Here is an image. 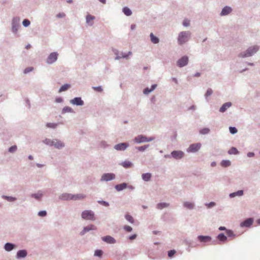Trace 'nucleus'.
Instances as JSON below:
<instances>
[{
    "instance_id": "nucleus-1",
    "label": "nucleus",
    "mask_w": 260,
    "mask_h": 260,
    "mask_svg": "<svg viewBox=\"0 0 260 260\" xmlns=\"http://www.w3.org/2000/svg\"><path fill=\"white\" fill-rule=\"evenodd\" d=\"M190 33L188 31H183L181 32L178 37V43L181 45L185 42H186L190 36Z\"/></svg>"
},
{
    "instance_id": "nucleus-2",
    "label": "nucleus",
    "mask_w": 260,
    "mask_h": 260,
    "mask_svg": "<svg viewBox=\"0 0 260 260\" xmlns=\"http://www.w3.org/2000/svg\"><path fill=\"white\" fill-rule=\"evenodd\" d=\"M81 216L85 220H94L95 219L94 213L91 210L84 211Z\"/></svg>"
},
{
    "instance_id": "nucleus-3",
    "label": "nucleus",
    "mask_w": 260,
    "mask_h": 260,
    "mask_svg": "<svg viewBox=\"0 0 260 260\" xmlns=\"http://www.w3.org/2000/svg\"><path fill=\"white\" fill-rule=\"evenodd\" d=\"M153 140H154V138H153V137L148 138L146 137L145 136H144L142 135H139L135 138L134 141L135 142H136L137 143H143V142H149V141H152Z\"/></svg>"
},
{
    "instance_id": "nucleus-4",
    "label": "nucleus",
    "mask_w": 260,
    "mask_h": 260,
    "mask_svg": "<svg viewBox=\"0 0 260 260\" xmlns=\"http://www.w3.org/2000/svg\"><path fill=\"white\" fill-rule=\"evenodd\" d=\"M258 50V47L257 46L249 47L247 50L246 53L244 55H241V56L243 57L251 56L254 53H255Z\"/></svg>"
},
{
    "instance_id": "nucleus-5",
    "label": "nucleus",
    "mask_w": 260,
    "mask_h": 260,
    "mask_svg": "<svg viewBox=\"0 0 260 260\" xmlns=\"http://www.w3.org/2000/svg\"><path fill=\"white\" fill-rule=\"evenodd\" d=\"M188 61V57L186 56H184L178 60L177 64L179 67H183L187 64Z\"/></svg>"
},
{
    "instance_id": "nucleus-6",
    "label": "nucleus",
    "mask_w": 260,
    "mask_h": 260,
    "mask_svg": "<svg viewBox=\"0 0 260 260\" xmlns=\"http://www.w3.org/2000/svg\"><path fill=\"white\" fill-rule=\"evenodd\" d=\"M200 143L193 144L190 145L187 149V151L189 152H195L199 150L201 147Z\"/></svg>"
},
{
    "instance_id": "nucleus-7",
    "label": "nucleus",
    "mask_w": 260,
    "mask_h": 260,
    "mask_svg": "<svg viewBox=\"0 0 260 260\" xmlns=\"http://www.w3.org/2000/svg\"><path fill=\"white\" fill-rule=\"evenodd\" d=\"M58 54L55 52L51 53L48 56L47 62L49 63H52L54 62L57 59Z\"/></svg>"
},
{
    "instance_id": "nucleus-8",
    "label": "nucleus",
    "mask_w": 260,
    "mask_h": 260,
    "mask_svg": "<svg viewBox=\"0 0 260 260\" xmlns=\"http://www.w3.org/2000/svg\"><path fill=\"white\" fill-rule=\"evenodd\" d=\"M115 178V175L112 173L104 174L101 178L102 181H110Z\"/></svg>"
},
{
    "instance_id": "nucleus-9",
    "label": "nucleus",
    "mask_w": 260,
    "mask_h": 260,
    "mask_svg": "<svg viewBox=\"0 0 260 260\" xmlns=\"http://www.w3.org/2000/svg\"><path fill=\"white\" fill-rule=\"evenodd\" d=\"M71 103L73 105L77 106H82L84 104L83 101L81 100V98H75L71 101Z\"/></svg>"
},
{
    "instance_id": "nucleus-10",
    "label": "nucleus",
    "mask_w": 260,
    "mask_h": 260,
    "mask_svg": "<svg viewBox=\"0 0 260 260\" xmlns=\"http://www.w3.org/2000/svg\"><path fill=\"white\" fill-rule=\"evenodd\" d=\"M171 154L176 159H180L184 155L183 152L181 151H174L171 153Z\"/></svg>"
},
{
    "instance_id": "nucleus-11",
    "label": "nucleus",
    "mask_w": 260,
    "mask_h": 260,
    "mask_svg": "<svg viewBox=\"0 0 260 260\" xmlns=\"http://www.w3.org/2000/svg\"><path fill=\"white\" fill-rule=\"evenodd\" d=\"M128 147V144L126 143H119L114 146V148L117 150H124Z\"/></svg>"
},
{
    "instance_id": "nucleus-12",
    "label": "nucleus",
    "mask_w": 260,
    "mask_h": 260,
    "mask_svg": "<svg viewBox=\"0 0 260 260\" xmlns=\"http://www.w3.org/2000/svg\"><path fill=\"white\" fill-rule=\"evenodd\" d=\"M102 240L108 243L113 244L116 242V240L110 236H106L102 237Z\"/></svg>"
},
{
    "instance_id": "nucleus-13",
    "label": "nucleus",
    "mask_w": 260,
    "mask_h": 260,
    "mask_svg": "<svg viewBox=\"0 0 260 260\" xmlns=\"http://www.w3.org/2000/svg\"><path fill=\"white\" fill-rule=\"evenodd\" d=\"M17 21H18V19L16 18H14L13 19L12 30L15 33H16L18 29V25L17 24Z\"/></svg>"
},
{
    "instance_id": "nucleus-14",
    "label": "nucleus",
    "mask_w": 260,
    "mask_h": 260,
    "mask_svg": "<svg viewBox=\"0 0 260 260\" xmlns=\"http://www.w3.org/2000/svg\"><path fill=\"white\" fill-rule=\"evenodd\" d=\"M253 223V220L252 218H248L245 220L244 222L241 223V226L249 227Z\"/></svg>"
},
{
    "instance_id": "nucleus-15",
    "label": "nucleus",
    "mask_w": 260,
    "mask_h": 260,
    "mask_svg": "<svg viewBox=\"0 0 260 260\" xmlns=\"http://www.w3.org/2000/svg\"><path fill=\"white\" fill-rule=\"evenodd\" d=\"M232 11V9L231 7L226 6L223 8L222 11L221 12V15H226L230 14Z\"/></svg>"
},
{
    "instance_id": "nucleus-16",
    "label": "nucleus",
    "mask_w": 260,
    "mask_h": 260,
    "mask_svg": "<svg viewBox=\"0 0 260 260\" xmlns=\"http://www.w3.org/2000/svg\"><path fill=\"white\" fill-rule=\"evenodd\" d=\"M198 239L201 242H208L211 241V238L207 236H199Z\"/></svg>"
},
{
    "instance_id": "nucleus-17",
    "label": "nucleus",
    "mask_w": 260,
    "mask_h": 260,
    "mask_svg": "<svg viewBox=\"0 0 260 260\" xmlns=\"http://www.w3.org/2000/svg\"><path fill=\"white\" fill-rule=\"evenodd\" d=\"M51 145L54 146L57 148H60L64 147V144L63 143H62L60 141H57V140L54 141H51Z\"/></svg>"
},
{
    "instance_id": "nucleus-18",
    "label": "nucleus",
    "mask_w": 260,
    "mask_h": 260,
    "mask_svg": "<svg viewBox=\"0 0 260 260\" xmlns=\"http://www.w3.org/2000/svg\"><path fill=\"white\" fill-rule=\"evenodd\" d=\"M73 195L70 193H65L61 194L60 199L63 200H73Z\"/></svg>"
},
{
    "instance_id": "nucleus-19",
    "label": "nucleus",
    "mask_w": 260,
    "mask_h": 260,
    "mask_svg": "<svg viewBox=\"0 0 260 260\" xmlns=\"http://www.w3.org/2000/svg\"><path fill=\"white\" fill-rule=\"evenodd\" d=\"M232 106V103L230 102H227L224 104L219 109V111L220 112H225L226 109L229 108H230Z\"/></svg>"
},
{
    "instance_id": "nucleus-20",
    "label": "nucleus",
    "mask_w": 260,
    "mask_h": 260,
    "mask_svg": "<svg viewBox=\"0 0 260 260\" xmlns=\"http://www.w3.org/2000/svg\"><path fill=\"white\" fill-rule=\"evenodd\" d=\"M94 19V16L91 15L90 14H88L86 17V21L88 24H89L90 25H92L93 23V21Z\"/></svg>"
},
{
    "instance_id": "nucleus-21",
    "label": "nucleus",
    "mask_w": 260,
    "mask_h": 260,
    "mask_svg": "<svg viewBox=\"0 0 260 260\" xmlns=\"http://www.w3.org/2000/svg\"><path fill=\"white\" fill-rule=\"evenodd\" d=\"M96 227L93 225H90L87 227H85L84 228V230H83L82 232H81V235H83L86 232H88L90 230H96Z\"/></svg>"
},
{
    "instance_id": "nucleus-22",
    "label": "nucleus",
    "mask_w": 260,
    "mask_h": 260,
    "mask_svg": "<svg viewBox=\"0 0 260 260\" xmlns=\"http://www.w3.org/2000/svg\"><path fill=\"white\" fill-rule=\"evenodd\" d=\"M27 255V252L25 250H19L17 253V257L18 258L24 257Z\"/></svg>"
},
{
    "instance_id": "nucleus-23",
    "label": "nucleus",
    "mask_w": 260,
    "mask_h": 260,
    "mask_svg": "<svg viewBox=\"0 0 260 260\" xmlns=\"http://www.w3.org/2000/svg\"><path fill=\"white\" fill-rule=\"evenodd\" d=\"M127 184L125 183H123L120 184L116 185L115 188L117 191H121L126 187Z\"/></svg>"
},
{
    "instance_id": "nucleus-24",
    "label": "nucleus",
    "mask_w": 260,
    "mask_h": 260,
    "mask_svg": "<svg viewBox=\"0 0 260 260\" xmlns=\"http://www.w3.org/2000/svg\"><path fill=\"white\" fill-rule=\"evenodd\" d=\"M85 195L83 194H77L73 195V200H81L85 198Z\"/></svg>"
},
{
    "instance_id": "nucleus-25",
    "label": "nucleus",
    "mask_w": 260,
    "mask_h": 260,
    "mask_svg": "<svg viewBox=\"0 0 260 260\" xmlns=\"http://www.w3.org/2000/svg\"><path fill=\"white\" fill-rule=\"evenodd\" d=\"M14 245L10 243H7L5 245V249L7 251H10L12 250L14 248Z\"/></svg>"
},
{
    "instance_id": "nucleus-26",
    "label": "nucleus",
    "mask_w": 260,
    "mask_h": 260,
    "mask_svg": "<svg viewBox=\"0 0 260 260\" xmlns=\"http://www.w3.org/2000/svg\"><path fill=\"white\" fill-rule=\"evenodd\" d=\"M151 41L154 44H157L159 42V39L157 37L154 36L153 33H151L150 35Z\"/></svg>"
},
{
    "instance_id": "nucleus-27",
    "label": "nucleus",
    "mask_w": 260,
    "mask_h": 260,
    "mask_svg": "<svg viewBox=\"0 0 260 260\" xmlns=\"http://www.w3.org/2000/svg\"><path fill=\"white\" fill-rule=\"evenodd\" d=\"M142 177L144 181H148L150 180L151 177V174L150 173L143 174L142 175Z\"/></svg>"
},
{
    "instance_id": "nucleus-28",
    "label": "nucleus",
    "mask_w": 260,
    "mask_h": 260,
    "mask_svg": "<svg viewBox=\"0 0 260 260\" xmlns=\"http://www.w3.org/2000/svg\"><path fill=\"white\" fill-rule=\"evenodd\" d=\"M156 85L154 84L151 86V87L150 89H149V88H145L144 90V93L145 94H147L149 93L151 91H153L156 88Z\"/></svg>"
},
{
    "instance_id": "nucleus-29",
    "label": "nucleus",
    "mask_w": 260,
    "mask_h": 260,
    "mask_svg": "<svg viewBox=\"0 0 260 260\" xmlns=\"http://www.w3.org/2000/svg\"><path fill=\"white\" fill-rule=\"evenodd\" d=\"M70 87V84H64L59 89V92L64 91L68 90Z\"/></svg>"
},
{
    "instance_id": "nucleus-30",
    "label": "nucleus",
    "mask_w": 260,
    "mask_h": 260,
    "mask_svg": "<svg viewBox=\"0 0 260 260\" xmlns=\"http://www.w3.org/2000/svg\"><path fill=\"white\" fill-rule=\"evenodd\" d=\"M123 12L126 16H130L132 14L131 10L128 7H124L123 9Z\"/></svg>"
},
{
    "instance_id": "nucleus-31",
    "label": "nucleus",
    "mask_w": 260,
    "mask_h": 260,
    "mask_svg": "<svg viewBox=\"0 0 260 260\" xmlns=\"http://www.w3.org/2000/svg\"><path fill=\"white\" fill-rule=\"evenodd\" d=\"M221 165L223 167H227L231 165V162L229 160H224L221 161Z\"/></svg>"
},
{
    "instance_id": "nucleus-32",
    "label": "nucleus",
    "mask_w": 260,
    "mask_h": 260,
    "mask_svg": "<svg viewBox=\"0 0 260 260\" xmlns=\"http://www.w3.org/2000/svg\"><path fill=\"white\" fill-rule=\"evenodd\" d=\"M243 194V190H239L237 192L231 193L230 196L231 197H234L236 196H242Z\"/></svg>"
},
{
    "instance_id": "nucleus-33",
    "label": "nucleus",
    "mask_w": 260,
    "mask_h": 260,
    "mask_svg": "<svg viewBox=\"0 0 260 260\" xmlns=\"http://www.w3.org/2000/svg\"><path fill=\"white\" fill-rule=\"evenodd\" d=\"M228 153L230 154H236L238 153V151L235 147H232L229 150Z\"/></svg>"
},
{
    "instance_id": "nucleus-34",
    "label": "nucleus",
    "mask_w": 260,
    "mask_h": 260,
    "mask_svg": "<svg viewBox=\"0 0 260 260\" xmlns=\"http://www.w3.org/2000/svg\"><path fill=\"white\" fill-rule=\"evenodd\" d=\"M184 207H185L186 208L189 209H191L193 208V204L192 203H190V202H185L184 203Z\"/></svg>"
},
{
    "instance_id": "nucleus-35",
    "label": "nucleus",
    "mask_w": 260,
    "mask_h": 260,
    "mask_svg": "<svg viewBox=\"0 0 260 260\" xmlns=\"http://www.w3.org/2000/svg\"><path fill=\"white\" fill-rule=\"evenodd\" d=\"M122 166L125 168H127L131 167L132 164L129 161H125L122 163Z\"/></svg>"
},
{
    "instance_id": "nucleus-36",
    "label": "nucleus",
    "mask_w": 260,
    "mask_h": 260,
    "mask_svg": "<svg viewBox=\"0 0 260 260\" xmlns=\"http://www.w3.org/2000/svg\"><path fill=\"white\" fill-rule=\"evenodd\" d=\"M169 206V204L167 203H159L157 204V207L159 209H162L164 208L167 207Z\"/></svg>"
},
{
    "instance_id": "nucleus-37",
    "label": "nucleus",
    "mask_w": 260,
    "mask_h": 260,
    "mask_svg": "<svg viewBox=\"0 0 260 260\" xmlns=\"http://www.w3.org/2000/svg\"><path fill=\"white\" fill-rule=\"evenodd\" d=\"M218 239L220 241H224L226 240V237L223 234H220L218 236Z\"/></svg>"
},
{
    "instance_id": "nucleus-38",
    "label": "nucleus",
    "mask_w": 260,
    "mask_h": 260,
    "mask_svg": "<svg viewBox=\"0 0 260 260\" xmlns=\"http://www.w3.org/2000/svg\"><path fill=\"white\" fill-rule=\"evenodd\" d=\"M43 196V194L42 193H41L40 192H38L37 193H36V194H33L31 195V196L32 197H34L35 198H36V199H40Z\"/></svg>"
},
{
    "instance_id": "nucleus-39",
    "label": "nucleus",
    "mask_w": 260,
    "mask_h": 260,
    "mask_svg": "<svg viewBox=\"0 0 260 260\" xmlns=\"http://www.w3.org/2000/svg\"><path fill=\"white\" fill-rule=\"evenodd\" d=\"M125 217L126 218V219L129 222H130L131 223H133L134 222V220L133 218V217L130 215H126L125 216Z\"/></svg>"
},
{
    "instance_id": "nucleus-40",
    "label": "nucleus",
    "mask_w": 260,
    "mask_h": 260,
    "mask_svg": "<svg viewBox=\"0 0 260 260\" xmlns=\"http://www.w3.org/2000/svg\"><path fill=\"white\" fill-rule=\"evenodd\" d=\"M226 235L229 237H233V238H234L235 237V234H234V233L233 232V231H232L231 230H227L226 231Z\"/></svg>"
},
{
    "instance_id": "nucleus-41",
    "label": "nucleus",
    "mask_w": 260,
    "mask_h": 260,
    "mask_svg": "<svg viewBox=\"0 0 260 260\" xmlns=\"http://www.w3.org/2000/svg\"><path fill=\"white\" fill-rule=\"evenodd\" d=\"M230 132L232 134H235L237 132V129L235 127H230Z\"/></svg>"
},
{
    "instance_id": "nucleus-42",
    "label": "nucleus",
    "mask_w": 260,
    "mask_h": 260,
    "mask_svg": "<svg viewBox=\"0 0 260 260\" xmlns=\"http://www.w3.org/2000/svg\"><path fill=\"white\" fill-rule=\"evenodd\" d=\"M210 130L208 128H204L200 131V133L202 134H206L209 132Z\"/></svg>"
},
{
    "instance_id": "nucleus-43",
    "label": "nucleus",
    "mask_w": 260,
    "mask_h": 260,
    "mask_svg": "<svg viewBox=\"0 0 260 260\" xmlns=\"http://www.w3.org/2000/svg\"><path fill=\"white\" fill-rule=\"evenodd\" d=\"M103 254V251L101 250H96L94 252V255L97 256H101Z\"/></svg>"
},
{
    "instance_id": "nucleus-44",
    "label": "nucleus",
    "mask_w": 260,
    "mask_h": 260,
    "mask_svg": "<svg viewBox=\"0 0 260 260\" xmlns=\"http://www.w3.org/2000/svg\"><path fill=\"white\" fill-rule=\"evenodd\" d=\"M23 25L25 27H27L30 24V21L28 19H24L22 22Z\"/></svg>"
},
{
    "instance_id": "nucleus-45",
    "label": "nucleus",
    "mask_w": 260,
    "mask_h": 260,
    "mask_svg": "<svg viewBox=\"0 0 260 260\" xmlns=\"http://www.w3.org/2000/svg\"><path fill=\"white\" fill-rule=\"evenodd\" d=\"M124 230L126 231L127 232H131L132 231V228L128 225H125L123 227Z\"/></svg>"
},
{
    "instance_id": "nucleus-46",
    "label": "nucleus",
    "mask_w": 260,
    "mask_h": 260,
    "mask_svg": "<svg viewBox=\"0 0 260 260\" xmlns=\"http://www.w3.org/2000/svg\"><path fill=\"white\" fill-rule=\"evenodd\" d=\"M16 149H17V146L16 145H14L9 148V151L10 152L13 153V152H15L16 150Z\"/></svg>"
},
{
    "instance_id": "nucleus-47",
    "label": "nucleus",
    "mask_w": 260,
    "mask_h": 260,
    "mask_svg": "<svg viewBox=\"0 0 260 260\" xmlns=\"http://www.w3.org/2000/svg\"><path fill=\"white\" fill-rule=\"evenodd\" d=\"M148 146H149V145H144V146L138 147V150H139L140 151H143L145 150Z\"/></svg>"
},
{
    "instance_id": "nucleus-48",
    "label": "nucleus",
    "mask_w": 260,
    "mask_h": 260,
    "mask_svg": "<svg viewBox=\"0 0 260 260\" xmlns=\"http://www.w3.org/2000/svg\"><path fill=\"white\" fill-rule=\"evenodd\" d=\"M212 93V90L211 88H209L207 89V92L205 94V96L206 97H208L210 95H211Z\"/></svg>"
},
{
    "instance_id": "nucleus-49",
    "label": "nucleus",
    "mask_w": 260,
    "mask_h": 260,
    "mask_svg": "<svg viewBox=\"0 0 260 260\" xmlns=\"http://www.w3.org/2000/svg\"><path fill=\"white\" fill-rule=\"evenodd\" d=\"M92 88L95 91L97 92H102L103 91V88L101 86L93 87Z\"/></svg>"
},
{
    "instance_id": "nucleus-50",
    "label": "nucleus",
    "mask_w": 260,
    "mask_h": 260,
    "mask_svg": "<svg viewBox=\"0 0 260 260\" xmlns=\"http://www.w3.org/2000/svg\"><path fill=\"white\" fill-rule=\"evenodd\" d=\"M176 253V251L175 250H171L168 252V256L170 257H172L175 253Z\"/></svg>"
},
{
    "instance_id": "nucleus-51",
    "label": "nucleus",
    "mask_w": 260,
    "mask_h": 260,
    "mask_svg": "<svg viewBox=\"0 0 260 260\" xmlns=\"http://www.w3.org/2000/svg\"><path fill=\"white\" fill-rule=\"evenodd\" d=\"M4 198H5V199H7L8 201H10V202L14 201L16 200V199L15 198L11 197L5 196Z\"/></svg>"
},
{
    "instance_id": "nucleus-52",
    "label": "nucleus",
    "mask_w": 260,
    "mask_h": 260,
    "mask_svg": "<svg viewBox=\"0 0 260 260\" xmlns=\"http://www.w3.org/2000/svg\"><path fill=\"white\" fill-rule=\"evenodd\" d=\"M189 20L188 19H184L183 22V24L184 26H188L189 25Z\"/></svg>"
},
{
    "instance_id": "nucleus-53",
    "label": "nucleus",
    "mask_w": 260,
    "mask_h": 260,
    "mask_svg": "<svg viewBox=\"0 0 260 260\" xmlns=\"http://www.w3.org/2000/svg\"><path fill=\"white\" fill-rule=\"evenodd\" d=\"M38 215L40 216H45L46 215V212L45 211H40Z\"/></svg>"
},
{
    "instance_id": "nucleus-54",
    "label": "nucleus",
    "mask_w": 260,
    "mask_h": 260,
    "mask_svg": "<svg viewBox=\"0 0 260 260\" xmlns=\"http://www.w3.org/2000/svg\"><path fill=\"white\" fill-rule=\"evenodd\" d=\"M99 203L105 206H109V204L108 203L105 202V201H99Z\"/></svg>"
},
{
    "instance_id": "nucleus-55",
    "label": "nucleus",
    "mask_w": 260,
    "mask_h": 260,
    "mask_svg": "<svg viewBox=\"0 0 260 260\" xmlns=\"http://www.w3.org/2000/svg\"><path fill=\"white\" fill-rule=\"evenodd\" d=\"M32 69H32V67H29V68H26V69H25L24 70V73H25V74H26V73H28V72H29L31 71L32 70Z\"/></svg>"
},
{
    "instance_id": "nucleus-56",
    "label": "nucleus",
    "mask_w": 260,
    "mask_h": 260,
    "mask_svg": "<svg viewBox=\"0 0 260 260\" xmlns=\"http://www.w3.org/2000/svg\"><path fill=\"white\" fill-rule=\"evenodd\" d=\"M47 126L49 127H55V126H56V124H54V123H47Z\"/></svg>"
},
{
    "instance_id": "nucleus-57",
    "label": "nucleus",
    "mask_w": 260,
    "mask_h": 260,
    "mask_svg": "<svg viewBox=\"0 0 260 260\" xmlns=\"http://www.w3.org/2000/svg\"><path fill=\"white\" fill-rule=\"evenodd\" d=\"M136 237H137V235L134 234L129 237V239H130L131 240H133L135 239L136 238Z\"/></svg>"
},
{
    "instance_id": "nucleus-58",
    "label": "nucleus",
    "mask_w": 260,
    "mask_h": 260,
    "mask_svg": "<svg viewBox=\"0 0 260 260\" xmlns=\"http://www.w3.org/2000/svg\"><path fill=\"white\" fill-rule=\"evenodd\" d=\"M247 156L248 157H252L254 156V153L253 152H249L247 154Z\"/></svg>"
},
{
    "instance_id": "nucleus-59",
    "label": "nucleus",
    "mask_w": 260,
    "mask_h": 260,
    "mask_svg": "<svg viewBox=\"0 0 260 260\" xmlns=\"http://www.w3.org/2000/svg\"><path fill=\"white\" fill-rule=\"evenodd\" d=\"M215 205V203L214 202H211L208 205V207H211Z\"/></svg>"
},
{
    "instance_id": "nucleus-60",
    "label": "nucleus",
    "mask_w": 260,
    "mask_h": 260,
    "mask_svg": "<svg viewBox=\"0 0 260 260\" xmlns=\"http://www.w3.org/2000/svg\"><path fill=\"white\" fill-rule=\"evenodd\" d=\"M64 15H65L64 14H59L57 16L58 17H64Z\"/></svg>"
},
{
    "instance_id": "nucleus-61",
    "label": "nucleus",
    "mask_w": 260,
    "mask_h": 260,
    "mask_svg": "<svg viewBox=\"0 0 260 260\" xmlns=\"http://www.w3.org/2000/svg\"><path fill=\"white\" fill-rule=\"evenodd\" d=\"M219 230L220 231L225 230V228L224 227V226H220V227L219 228Z\"/></svg>"
},
{
    "instance_id": "nucleus-62",
    "label": "nucleus",
    "mask_w": 260,
    "mask_h": 260,
    "mask_svg": "<svg viewBox=\"0 0 260 260\" xmlns=\"http://www.w3.org/2000/svg\"><path fill=\"white\" fill-rule=\"evenodd\" d=\"M131 27V29L132 30H133V29H134L135 28L136 25L135 24H132Z\"/></svg>"
},
{
    "instance_id": "nucleus-63",
    "label": "nucleus",
    "mask_w": 260,
    "mask_h": 260,
    "mask_svg": "<svg viewBox=\"0 0 260 260\" xmlns=\"http://www.w3.org/2000/svg\"><path fill=\"white\" fill-rule=\"evenodd\" d=\"M100 2L102 3L103 4H105L106 0H99Z\"/></svg>"
},
{
    "instance_id": "nucleus-64",
    "label": "nucleus",
    "mask_w": 260,
    "mask_h": 260,
    "mask_svg": "<svg viewBox=\"0 0 260 260\" xmlns=\"http://www.w3.org/2000/svg\"><path fill=\"white\" fill-rule=\"evenodd\" d=\"M30 47H31V46H30V45H27L25 47V48H26V49H29V48H30Z\"/></svg>"
}]
</instances>
